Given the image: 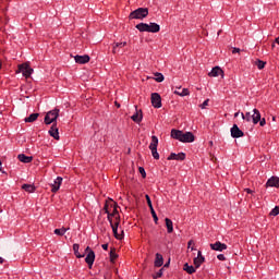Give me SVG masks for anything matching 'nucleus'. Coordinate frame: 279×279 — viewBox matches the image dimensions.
Here are the masks:
<instances>
[{
	"instance_id": "ddd939ff",
	"label": "nucleus",
	"mask_w": 279,
	"mask_h": 279,
	"mask_svg": "<svg viewBox=\"0 0 279 279\" xmlns=\"http://www.w3.org/2000/svg\"><path fill=\"white\" fill-rule=\"evenodd\" d=\"M50 136L54 138L56 141H60V133L58 132V124L53 123L52 126L49 130Z\"/></svg>"
},
{
	"instance_id": "9d476101",
	"label": "nucleus",
	"mask_w": 279,
	"mask_h": 279,
	"mask_svg": "<svg viewBox=\"0 0 279 279\" xmlns=\"http://www.w3.org/2000/svg\"><path fill=\"white\" fill-rule=\"evenodd\" d=\"M209 246L215 252H223V250H228V245L225 243H221L220 241H217L214 244H209Z\"/></svg>"
},
{
	"instance_id": "2eb2a0df",
	"label": "nucleus",
	"mask_w": 279,
	"mask_h": 279,
	"mask_svg": "<svg viewBox=\"0 0 279 279\" xmlns=\"http://www.w3.org/2000/svg\"><path fill=\"white\" fill-rule=\"evenodd\" d=\"M85 263H87L89 269L93 267V264L95 263V252L89 251L86 255Z\"/></svg>"
},
{
	"instance_id": "b1692460",
	"label": "nucleus",
	"mask_w": 279,
	"mask_h": 279,
	"mask_svg": "<svg viewBox=\"0 0 279 279\" xmlns=\"http://www.w3.org/2000/svg\"><path fill=\"white\" fill-rule=\"evenodd\" d=\"M38 117L39 113H32L29 117L25 118V123H34Z\"/></svg>"
},
{
	"instance_id": "a18cd8bd",
	"label": "nucleus",
	"mask_w": 279,
	"mask_h": 279,
	"mask_svg": "<svg viewBox=\"0 0 279 279\" xmlns=\"http://www.w3.org/2000/svg\"><path fill=\"white\" fill-rule=\"evenodd\" d=\"M154 278H162V269L157 271L156 276Z\"/></svg>"
},
{
	"instance_id": "412c9836",
	"label": "nucleus",
	"mask_w": 279,
	"mask_h": 279,
	"mask_svg": "<svg viewBox=\"0 0 279 279\" xmlns=\"http://www.w3.org/2000/svg\"><path fill=\"white\" fill-rule=\"evenodd\" d=\"M135 27L138 32H149V24L147 23H140Z\"/></svg>"
},
{
	"instance_id": "7ed1b4c3",
	"label": "nucleus",
	"mask_w": 279,
	"mask_h": 279,
	"mask_svg": "<svg viewBox=\"0 0 279 279\" xmlns=\"http://www.w3.org/2000/svg\"><path fill=\"white\" fill-rule=\"evenodd\" d=\"M149 14L148 8H138L134 11H132L129 15V19H136L140 21H143V19H147V15Z\"/></svg>"
},
{
	"instance_id": "dca6fc26",
	"label": "nucleus",
	"mask_w": 279,
	"mask_h": 279,
	"mask_svg": "<svg viewBox=\"0 0 279 279\" xmlns=\"http://www.w3.org/2000/svg\"><path fill=\"white\" fill-rule=\"evenodd\" d=\"M148 32L150 34H158V32H160V25H158L157 23H149L148 24Z\"/></svg>"
},
{
	"instance_id": "a211bd4d",
	"label": "nucleus",
	"mask_w": 279,
	"mask_h": 279,
	"mask_svg": "<svg viewBox=\"0 0 279 279\" xmlns=\"http://www.w3.org/2000/svg\"><path fill=\"white\" fill-rule=\"evenodd\" d=\"M17 159L20 160V162H25V163H29L32 162L33 158L29 156H26L25 154H20L17 156Z\"/></svg>"
},
{
	"instance_id": "4c0bfd02",
	"label": "nucleus",
	"mask_w": 279,
	"mask_h": 279,
	"mask_svg": "<svg viewBox=\"0 0 279 279\" xmlns=\"http://www.w3.org/2000/svg\"><path fill=\"white\" fill-rule=\"evenodd\" d=\"M185 158H186V154L184 153L177 154V160H184Z\"/></svg>"
},
{
	"instance_id": "393cba45",
	"label": "nucleus",
	"mask_w": 279,
	"mask_h": 279,
	"mask_svg": "<svg viewBox=\"0 0 279 279\" xmlns=\"http://www.w3.org/2000/svg\"><path fill=\"white\" fill-rule=\"evenodd\" d=\"M166 228H167L169 234H171V232H173V221H171V219H169V218H166Z\"/></svg>"
},
{
	"instance_id": "4d7b16f0",
	"label": "nucleus",
	"mask_w": 279,
	"mask_h": 279,
	"mask_svg": "<svg viewBox=\"0 0 279 279\" xmlns=\"http://www.w3.org/2000/svg\"><path fill=\"white\" fill-rule=\"evenodd\" d=\"M276 43H277V45H279V37H278V38H276Z\"/></svg>"
},
{
	"instance_id": "7c9ffc66",
	"label": "nucleus",
	"mask_w": 279,
	"mask_h": 279,
	"mask_svg": "<svg viewBox=\"0 0 279 279\" xmlns=\"http://www.w3.org/2000/svg\"><path fill=\"white\" fill-rule=\"evenodd\" d=\"M174 95H180V97H186V95H189V89L183 88L182 90H180V88L178 90H174Z\"/></svg>"
},
{
	"instance_id": "bf43d9fd",
	"label": "nucleus",
	"mask_w": 279,
	"mask_h": 279,
	"mask_svg": "<svg viewBox=\"0 0 279 279\" xmlns=\"http://www.w3.org/2000/svg\"><path fill=\"white\" fill-rule=\"evenodd\" d=\"M165 267H169V264H166Z\"/></svg>"
},
{
	"instance_id": "f03ea898",
	"label": "nucleus",
	"mask_w": 279,
	"mask_h": 279,
	"mask_svg": "<svg viewBox=\"0 0 279 279\" xmlns=\"http://www.w3.org/2000/svg\"><path fill=\"white\" fill-rule=\"evenodd\" d=\"M241 117L244 121H247L248 123L250 121H253L254 125H256L258 121H260V111H258V109H254L253 113L252 112L241 113Z\"/></svg>"
},
{
	"instance_id": "37998d69",
	"label": "nucleus",
	"mask_w": 279,
	"mask_h": 279,
	"mask_svg": "<svg viewBox=\"0 0 279 279\" xmlns=\"http://www.w3.org/2000/svg\"><path fill=\"white\" fill-rule=\"evenodd\" d=\"M146 202L149 208H154V205H151V198H149V195H146Z\"/></svg>"
},
{
	"instance_id": "c85d7f7f",
	"label": "nucleus",
	"mask_w": 279,
	"mask_h": 279,
	"mask_svg": "<svg viewBox=\"0 0 279 279\" xmlns=\"http://www.w3.org/2000/svg\"><path fill=\"white\" fill-rule=\"evenodd\" d=\"M128 45L126 41H123V43H117L114 46H113V53H119V48L121 49L122 47H125Z\"/></svg>"
},
{
	"instance_id": "a19ab883",
	"label": "nucleus",
	"mask_w": 279,
	"mask_h": 279,
	"mask_svg": "<svg viewBox=\"0 0 279 279\" xmlns=\"http://www.w3.org/2000/svg\"><path fill=\"white\" fill-rule=\"evenodd\" d=\"M210 99H206L201 106L199 108H202V110L206 109V107L208 106Z\"/></svg>"
},
{
	"instance_id": "49530a36",
	"label": "nucleus",
	"mask_w": 279,
	"mask_h": 279,
	"mask_svg": "<svg viewBox=\"0 0 279 279\" xmlns=\"http://www.w3.org/2000/svg\"><path fill=\"white\" fill-rule=\"evenodd\" d=\"M112 221H113V223H117L118 221H119V223H121L120 218H117V217H112Z\"/></svg>"
},
{
	"instance_id": "39448f33",
	"label": "nucleus",
	"mask_w": 279,
	"mask_h": 279,
	"mask_svg": "<svg viewBox=\"0 0 279 279\" xmlns=\"http://www.w3.org/2000/svg\"><path fill=\"white\" fill-rule=\"evenodd\" d=\"M149 149L151 151L153 158H155V160H160V155L158 154V137L156 135L151 136Z\"/></svg>"
},
{
	"instance_id": "5fc2aeb1",
	"label": "nucleus",
	"mask_w": 279,
	"mask_h": 279,
	"mask_svg": "<svg viewBox=\"0 0 279 279\" xmlns=\"http://www.w3.org/2000/svg\"><path fill=\"white\" fill-rule=\"evenodd\" d=\"M236 117H239V112H235V113H234V118H235V119H236Z\"/></svg>"
},
{
	"instance_id": "ea45409f",
	"label": "nucleus",
	"mask_w": 279,
	"mask_h": 279,
	"mask_svg": "<svg viewBox=\"0 0 279 279\" xmlns=\"http://www.w3.org/2000/svg\"><path fill=\"white\" fill-rule=\"evenodd\" d=\"M168 160H178V154L171 153L170 156L168 157Z\"/></svg>"
},
{
	"instance_id": "20e7f679",
	"label": "nucleus",
	"mask_w": 279,
	"mask_h": 279,
	"mask_svg": "<svg viewBox=\"0 0 279 279\" xmlns=\"http://www.w3.org/2000/svg\"><path fill=\"white\" fill-rule=\"evenodd\" d=\"M58 117H60V109H53L47 112L44 121L46 125H51V123H56V121H58Z\"/></svg>"
},
{
	"instance_id": "6ab92c4d",
	"label": "nucleus",
	"mask_w": 279,
	"mask_h": 279,
	"mask_svg": "<svg viewBox=\"0 0 279 279\" xmlns=\"http://www.w3.org/2000/svg\"><path fill=\"white\" fill-rule=\"evenodd\" d=\"M163 263H165V259L162 258V255L157 253L156 259H155V267H162Z\"/></svg>"
},
{
	"instance_id": "79ce46f5",
	"label": "nucleus",
	"mask_w": 279,
	"mask_h": 279,
	"mask_svg": "<svg viewBox=\"0 0 279 279\" xmlns=\"http://www.w3.org/2000/svg\"><path fill=\"white\" fill-rule=\"evenodd\" d=\"M258 123H259L260 128H265L267 121L265 120V118H263V119L259 118Z\"/></svg>"
},
{
	"instance_id": "680f3d73",
	"label": "nucleus",
	"mask_w": 279,
	"mask_h": 279,
	"mask_svg": "<svg viewBox=\"0 0 279 279\" xmlns=\"http://www.w3.org/2000/svg\"><path fill=\"white\" fill-rule=\"evenodd\" d=\"M0 69H1V62H0Z\"/></svg>"
},
{
	"instance_id": "cd10ccee",
	"label": "nucleus",
	"mask_w": 279,
	"mask_h": 279,
	"mask_svg": "<svg viewBox=\"0 0 279 279\" xmlns=\"http://www.w3.org/2000/svg\"><path fill=\"white\" fill-rule=\"evenodd\" d=\"M73 251L76 258H84V254H80V244H73Z\"/></svg>"
},
{
	"instance_id": "f704fd0d",
	"label": "nucleus",
	"mask_w": 279,
	"mask_h": 279,
	"mask_svg": "<svg viewBox=\"0 0 279 279\" xmlns=\"http://www.w3.org/2000/svg\"><path fill=\"white\" fill-rule=\"evenodd\" d=\"M255 64H256V66H257V69H259V70H263V69H265V61H262V60H257L256 62H255Z\"/></svg>"
},
{
	"instance_id": "e433bc0d",
	"label": "nucleus",
	"mask_w": 279,
	"mask_h": 279,
	"mask_svg": "<svg viewBox=\"0 0 279 279\" xmlns=\"http://www.w3.org/2000/svg\"><path fill=\"white\" fill-rule=\"evenodd\" d=\"M150 213L155 223H158V215H156V210H154V207L150 208Z\"/></svg>"
},
{
	"instance_id": "052dcab7",
	"label": "nucleus",
	"mask_w": 279,
	"mask_h": 279,
	"mask_svg": "<svg viewBox=\"0 0 279 279\" xmlns=\"http://www.w3.org/2000/svg\"><path fill=\"white\" fill-rule=\"evenodd\" d=\"M191 250L193 251V250H195V247H192Z\"/></svg>"
},
{
	"instance_id": "473e14b6",
	"label": "nucleus",
	"mask_w": 279,
	"mask_h": 279,
	"mask_svg": "<svg viewBox=\"0 0 279 279\" xmlns=\"http://www.w3.org/2000/svg\"><path fill=\"white\" fill-rule=\"evenodd\" d=\"M155 80L157 82H165V75H162V73H155Z\"/></svg>"
},
{
	"instance_id": "f257e3e1",
	"label": "nucleus",
	"mask_w": 279,
	"mask_h": 279,
	"mask_svg": "<svg viewBox=\"0 0 279 279\" xmlns=\"http://www.w3.org/2000/svg\"><path fill=\"white\" fill-rule=\"evenodd\" d=\"M171 137L175 138V141H180L181 143H193L195 141V135L191 132H182L180 130L172 129Z\"/></svg>"
},
{
	"instance_id": "4468645a",
	"label": "nucleus",
	"mask_w": 279,
	"mask_h": 279,
	"mask_svg": "<svg viewBox=\"0 0 279 279\" xmlns=\"http://www.w3.org/2000/svg\"><path fill=\"white\" fill-rule=\"evenodd\" d=\"M208 75H209V77H219V75H221V77H223V70H221V68H219V66H215L208 73Z\"/></svg>"
},
{
	"instance_id": "2f4dec72",
	"label": "nucleus",
	"mask_w": 279,
	"mask_h": 279,
	"mask_svg": "<svg viewBox=\"0 0 279 279\" xmlns=\"http://www.w3.org/2000/svg\"><path fill=\"white\" fill-rule=\"evenodd\" d=\"M66 228L54 229V234H57L58 236H64V234H66Z\"/></svg>"
},
{
	"instance_id": "f8f14e48",
	"label": "nucleus",
	"mask_w": 279,
	"mask_h": 279,
	"mask_svg": "<svg viewBox=\"0 0 279 279\" xmlns=\"http://www.w3.org/2000/svg\"><path fill=\"white\" fill-rule=\"evenodd\" d=\"M60 186H62V177H58L53 183L51 184V192L58 193L60 191Z\"/></svg>"
},
{
	"instance_id": "603ef678",
	"label": "nucleus",
	"mask_w": 279,
	"mask_h": 279,
	"mask_svg": "<svg viewBox=\"0 0 279 279\" xmlns=\"http://www.w3.org/2000/svg\"><path fill=\"white\" fill-rule=\"evenodd\" d=\"M244 191L247 192L248 194H252V190L250 189H245Z\"/></svg>"
},
{
	"instance_id": "4be33fe9",
	"label": "nucleus",
	"mask_w": 279,
	"mask_h": 279,
	"mask_svg": "<svg viewBox=\"0 0 279 279\" xmlns=\"http://www.w3.org/2000/svg\"><path fill=\"white\" fill-rule=\"evenodd\" d=\"M110 208H113L111 213V219L112 217H116V219H119V210H117V203H110Z\"/></svg>"
},
{
	"instance_id": "a878e982",
	"label": "nucleus",
	"mask_w": 279,
	"mask_h": 279,
	"mask_svg": "<svg viewBox=\"0 0 279 279\" xmlns=\"http://www.w3.org/2000/svg\"><path fill=\"white\" fill-rule=\"evenodd\" d=\"M206 262L205 257H201V258H194V265L196 269H199V267H202V264Z\"/></svg>"
},
{
	"instance_id": "c9c22d12",
	"label": "nucleus",
	"mask_w": 279,
	"mask_h": 279,
	"mask_svg": "<svg viewBox=\"0 0 279 279\" xmlns=\"http://www.w3.org/2000/svg\"><path fill=\"white\" fill-rule=\"evenodd\" d=\"M279 215V206H276L271 211H270V216L271 217H278Z\"/></svg>"
},
{
	"instance_id": "6e6d98bb",
	"label": "nucleus",
	"mask_w": 279,
	"mask_h": 279,
	"mask_svg": "<svg viewBox=\"0 0 279 279\" xmlns=\"http://www.w3.org/2000/svg\"><path fill=\"white\" fill-rule=\"evenodd\" d=\"M2 263H3V258H2V257H0V265H2Z\"/></svg>"
},
{
	"instance_id": "f3484780",
	"label": "nucleus",
	"mask_w": 279,
	"mask_h": 279,
	"mask_svg": "<svg viewBox=\"0 0 279 279\" xmlns=\"http://www.w3.org/2000/svg\"><path fill=\"white\" fill-rule=\"evenodd\" d=\"M266 186H276V187H278L279 186V178L278 177H271L266 182Z\"/></svg>"
},
{
	"instance_id": "1a4fd4ad",
	"label": "nucleus",
	"mask_w": 279,
	"mask_h": 279,
	"mask_svg": "<svg viewBox=\"0 0 279 279\" xmlns=\"http://www.w3.org/2000/svg\"><path fill=\"white\" fill-rule=\"evenodd\" d=\"M231 136L232 138H241L244 136L243 131H241V129H239V125L233 124V126L231 128Z\"/></svg>"
},
{
	"instance_id": "0eeeda50",
	"label": "nucleus",
	"mask_w": 279,
	"mask_h": 279,
	"mask_svg": "<svg viewBox=\"0 0 279 279\" xmlns=\"http://www.w3.org/2000/svg\"><path fill=\"white\" fill-rule=\"evenodd\" d=\"M109 222H110V226L112 228V232H113L116 239H118V240L123 239V235L119 234V232H118V230H119V220L117 222H114V220H112V218L109 215Z\"/></svg>"
},
{
	"instance_id": "09e8293b",
	"label": "nucleus",
	"mask_w": 279,
	"mask_h": 279,
	"mask_svg": "<svg viewBox=\"0 0 279 279\" xmlns=\"http://www.w3.org/2000/svg\"><path fill=\"white\" fill-rule=\"evenodd\" d=\"M195 258H204V256L202 255V251H198L197 257H195Z\"/></svg>"
},
{
	"instance_id": "9b49d317",
	"label": "nucleus",
	"mask_w": 279,
	"mask_h": 279,
	"mask_svg": "<svg viewBox=\"0 0 279 279\" xmlns=\"http://www.w3.org/2000/svg\"><path fill=\"white\" fill-rule=\"evenodd\" d=\"M74 60L77 64H87V62H90V57L87 54H84V56L77 54L74 57Z\"/></svg>"
},
{
	"instance_id": "c756f323",
	"label": "nucleus",
	"mask_w": 279,
	"mask_h": 279,
	"mask_svg": "<svg viewBox=\"0 0 279 279\" xmlns=\"http://www.w3.org/2000/svg\"><path fill=\"white\" fill-rule=\"evenodd\" d=\"M117 258H119V255L117 254V250L111 248V251H110V262L114 263V260H117Z\"/></svg>"
},
{
	"instance_id": "864d4df0",
	"label": "nucleus",
	"mask_w": 279,
	"mask_h": 279,
	"mask_svg": "<svg viewBox=\"0 0 279 279\" xmlns=\"http://www.w3.org/2000/svg\"><path fill=\"white\" fill-rule=\"evenodd\" d=\"M192 244H193V240H191V241L187 243L189 247H191Z\"/></svg>"
},
{
	"instance_id": "58836bf2",
	"label": "nucleus",
	"mask_w": 279,
	"mask_h": 279,
	"mask_svg": "<svg viewBox=\"0 0 279 279\" xmlns=\"http://www.w3.org/2000/svg\"><path fill=\"white\" fill-rule=\"evenodd\" d=\"M138 171H140V173H141L142 178H147V173L145 172V168L140 167V168H138Z\"/></svg>"
},
{
	"instance_id": "5701e85b",
	"label": "nucleus",
	"mask_w": 279,
	"mask_h": 279,
	"mask_svg": "<svg viewBox=\"0 0 279 279\" xmlns=\"http://www.w3.org/2000/svg\"><path fill=\"white\" fill-rule=\"evenodd\" d=\"M22 189L23 191H26V193H34V191H36V186L32 184H23Z\"/></svg>"
},
{
	"instance_id": "72a5a7b5",
	"label": "nucleus",
	"mask_w": 279,
	"mask_h": 279,
	"mask_svg": "<svg viewBox=\"0 0 279 279\" xmlns=\"http://www.w3.org/2000/svg\"><path fill=\"white\" fill-rule=\"evenodd\" d=\"M105 213H107L108 218L110 217L112 219V214H110V203H106L104 207Z\"/></svg>"
},
{
	"instance_id": "8fccbe9b",
	"label": "nucleus",
	"mask_w": 279,
	"mask_h": 279,
	"mask_svg": "<svg viewBox=\"0 0 279 279\" xmlns=\"http://www.w3.org/2000/svg\"><path fill=\"white\" fill-rule=\"evenodd\" d=\"M85 252H93V250H90V246H87V247L85 248Z\"/></svg>"
},
{
	"instance_id": "bb28decb",
	"label": "nucleus",
	"mask_w": 279,
	"mask_h": 279,
	"mask_svg": "<svg viewBox=\"0 0 279 279\" xmlns=\"http://www.w3.org/2000/svg\"><path fill=\"white\" fill-rule=\"evenodd\" d=\"M183 271H186V274H195V267L190 266L189 263L184 264Z\"/></svg>"
},
{
	"instance_id": "aec40b11",
	"label": "nucleus",
	"mask_w": 279,
	"mask_h": 279,
	"mask_svg": "<svg viewBox=\"0 0 279 279\" xmlns=\"http://www.w3.org/2000/svg\"><path fill=\"white\" fill-rule=\"evenodd\" d=\"M131 119H132V121H134L135 123H141V122L143 121V113H142V111H140V113H138V111H136V113L133 114V116L131 117Z\"/></svg>"
},
{
	"instance_id": "3c124183",
	"label": "nucleus",
	"mask_w": 279,
	"mask_h": 279,
	"mask_svg": "<svg viewBox=\"0 0 279 279\" xmlns=\"http://www.w3.org/2000/svg\"><path fill=\"white\" fill-rule=\"evenodd\" d=\"M102 250H108V244H102Z\"/></svg>"
},
{
	"instance_id": "423d86ee",
	"label": "nucleus",
	"mask_w": 279,
	"mask_h": 279,
	"mask_svg": "<svg viewBox=\"0 0 279 279\" xmlns=\"http://www.w3.org/2000/svg\"><path fill=\"white\" fill-rule=\"evenodd\" d=\"M19 73L23 74L24 77H29L34 73V69L29 68V64L24 63L19 65Z\"/></svg>"
},
{
	"instance_id": "c03bdc74",
	"label": "nucleus",
	"mask_w": 279,
	"mask_h": 279,
	"mask_svg": "<svg viewBox=\"0 0 279 279\" xmlns=\"http://www.w3.org/2000/svg\"><path fill=\"white\" fill-rule=\"evenodd\" d=\"M218 260H226V255L225 254H219L217 256Z\"/></svg>"
},
{
	"instance_id": "de8ad7c7",
	"label": "nucleus",
	"mask_w": 279,
	"mask_h": 279,
	"mask_svg": "<svg viewBox=\"0 0 279 279\" xmlns=\"http://www.w3.org/2000/svg\"><path fill=\"white\" fill-rule=\"evenodd\" d=\"M241 51V49H239V48H233L232 49V53H239Z\"/></svg>"
},
{
	"instance_id": "13d9d810",
	"label": "nucleus",
	"mask_w": 279,
	"mask_h": 279,
	"mask_svg": "<svg viewBox=\"0 0 279 279\" xmlns=\"http://www.w3.org/2000/svg\"><path fill=\"white\" fill-rule=\"evenodd\" d=\"M116 106H117L118 108H120V107H121V105H120V104H117V102H116Z\"/></svg>"
},
{
	"instance_id": "6e6552de",
	"label": "nucleus",
	"mask_w": 279,
	"mask_h": 279,
	"mask_svg": "<svg viewBox=\"0 0 279 279\" xmlns=\"http://www.w3.org/2000/svg\"><path fill=\"white\" fill-rule=\"evenodd\" d=\"M150 99L154 108H162V98L160 97V94L153 93Z\"/></svg>"
}]
</instances>
